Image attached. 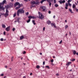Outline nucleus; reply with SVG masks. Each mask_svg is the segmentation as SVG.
<instances>
[{"mask_svg": "<svg viewBox=\"0 0 78 78\" xmlns=\"http://www.w3.org/2000/svg\"><path fill=\"white\" fill-rule=\"evenodd\" d=\"M8 13H9V11H8V10L6 9L5 14L0 13V18H1L2 15V16H4L5 17H6L7 16H8V15H9Z\"/></svg>", "mask_w": 78, "mask_h": 78, "instance_id": "1", "label": "nucleus"}, {"mask_svg": "<svg viewBox=\"0 0 78 78\" xmlns=\"http://www.w3.org/2000/svg\"><path fill=\"white\" fill-rule=\"evenodd\" d=\"M24 11L23 9H19L17 11V16H19V14L20 13H24Z\"/></svg>", "mask_w": 78, "mask_h": 78, "instance_id": "2", "label": "nucleus"}, {"mask_svg": "<svg viewBox=\"0 0 78 78\" xmlns=\"http://www.w3.org/2000/svg\"><path fill=\"white\" fill-rule=\"evenodd\" d=\"M38 14L40 19H42L44 18V16L42 15V14H41V12H38Z\"/></svg>", "mask_w": 78, "mask_h": 78, "instance_id": "3", "label": "nucleus"}, {"mask_svg": "<svg viewBox=\"0 0 78 78\" xmlns=\"http://www.w3.org/2000/svg\"><path fill=\"white\" fill-rule=\"evenodd\" d=\"M5 10V8L3 7V5L0 3V10Z\"/></svg>", "mask_w": 78, "mask_h": 78, "instance_id": "4", "label": "nucleus"}, {"mask_svg": "<svg viewBox=\"0 0 78 78\" xmlns=\"http://www.w3.org/2000/svg\"><path fill=\"white\" fill-rule=\"evenodd\" d=\"M41 9H43V11H45V10L46 9V7L45 6H41Z\"/></svg>", "mask_w": 78, "mask_h": 78, "instance_id": "5", "label": "nucleus"}, {"mask_svg": "<svg viewBox=\"0 0 78 78\" xmlns=\"http://www.w3.org/2000/svg\"><path fill=\"white\" fill-rule=\"evenodd\" d=\"M59 3H60V4H62V3H64L66 2V1L65 0H63V1L60 0L59 1Z\"/></svg>", "mask_w": 78, "mask_h": 78, "instance_id": "6", "label": "nucleus"}, {"mask_svg": "<svg viewBox=\"0 0 78 78\" xmlns=\"http://www.w3.org/2000/svg\"><path fill=\"white\" fill-rule=\"evenodd\" d=\"M17 5H18L19 6H21V5H20L19 2H16L15 4H14V6H16Z\"/></svg>", "mask_w": 78, "mask_h": 78, "instance_id": "7", "label": "nucleus"}, {"mask_svg": "<svg viewBox=\"0 0 78 78\" xmlns=\"http://www.w3.org/2000/svg\"><path fill=\"white\" fill-rule=\"evenodd\" d=\"M9 6L10 8H12L13 6V5L12 3L11 2L9 4Z\"/></svg>", "mask_w": 78, "mask_h": 78, "instance_id": "8", "label": "nucleus"}, {"mask_svg": "<svg viewBox=\"0 0 78 78\" xmlns=\"http://www.w3.org/2000/svg\"><path fill=\"white\" fill-rule=\"evenodd\" d=\"M68 6H69V3H66V7H65L66 9H68V8H67Z\"/></svg>", "mask_w": 78, "mask_h": 78, "instance_id": "9", "label": "nucleus"}, {"mask_svg": "<svg viewBox=\"0 0 78 78\" xmlns=\"http://www.w3.org/2000/svg\"><path fill=\"white\" fill-rule=\"evenodd\" d=\"M10 28V27H7L6 28L5 30H6L7 31H9Z\"/></svg>", "mask_w": 78, "mask_h": 78, "instance_id": "10", "label": "nucleus"}, {"mask_svg": "<svg viewBox=\"0 0 78 78\" xmlns=\"http://www.w3.org/2000/svg\"><path fill=\"white\" fill-rule=\"evenodd\" d=\"M6 2V0H4L3 1V2L1 3H2V4L3 5H4V4Z\"/></svg>", "mask_w": 78, "mask_h": 78, "instance_id": "11", "label": "nucleus"}, {"mask_svg": "<svg viewBox=\"0 0 78 78\" xmlns=\"http://www.w3.org/2000/svg\"><path fill=\"white\" fill-rule=\"evenodd\" d=\"M2 27L3 28H6V25H5V24H2Z\"/></svg>", "mask_w": 78, "mask_h": 78, "instance_id": "12", "label": "nucleus"}, {"mask_svg": "<svg viewBox=\"0 0 78 78\" xmlns=\"http://www.w3.org/2000/svg\"><path fill=\"white\" fill-rule=\"evenodd\" d=\"M51 25L52 27H53V26H54V28H56V25L53 23H51Z\"/></svg>", "mask_w": 78, "mask_h": 78, "instance_id": "13", "label": "nucleus"}, {"mask_svg": "<svg viewBox=\"0 0 78 78\" xmlns=\"http://www.w3.org/2000/svg\"><path fill=\"white\" fill-rule=\"evenodd\" d=\"M31 5H35V2L34 1H33V2H30Z\"/></svg>", "mask_w": 78, "mask_h": 78, "instance_id": "14", "label": "nucleus"}, {"mask_svg": "<svg viewBox=\"0 0 78 78\" xmlns=\"http://www.w3.org/2000/svg\"><path fill=\"white\" fill-rule=\"evenodd\" d=\"M24 38V37L23 36H22L20 37V39L22 40Z\"/></svg>", "mask_w": 78, "mask_h": 78, "instance_id": "15", "label": "nucleus"}, {"mask_svg": "<svg viewBox=\"0 0 78 78\" xmlns=\"http://www.w3.org/2000/svg\"><path fill=\"white\" fill-rule=\"evenodd\" d=\"M50 23H51V22L50 20H48L47 22V24H48V25H50Z\"/></svg>", "mask_w": 78, "mask_h": 78, "instance_id": "16", "label": "nucleus"}, {"mask_svg": "<svg viewBox=\"0 0 78 78\" xmlns=\"http://www.w3.org/2000/svg\"><path fill=\"white\" fill-rule=\"evenodd\" d=\"M21 6V5H20V6H19V7H16V10L18 9H19V8H20Z\"/></svg>", "mask_w": 78, "mask_h": 78, "instance_id": "17", "label": "nucleus"}, {"mask_svg": "<svg viewBox=\"0 0 78 78\" xmlns=\"http://www.w3.org/2000/svg\"><path fill=\"white\" fill-rule=\"evenodd\" d=\"M35 4L36 5H37V4H39V2L38 1H36L35 2Z\"/></svg>", "mask_w": 78, "mask_h": 78, "instance_id": "18", "label": "nucleus"}, {"mask_svg": "<svg viewBox=\"0 0 78 78\" xmlns=\"http://www.w3.org/2000/svg\"><path fill=\"white\" fill-rule=\"evenodd\" d=\"M34 22H35V21L34 20H32V23H33L34 25H36V23Z\"/></svg>", "mask_w": 78, "mask_h": 78, "instance_id": "19", "label": "nucleus"}, {"mask_svg": "<svg viewBox=\"0 0 78 78\" xmlns=\"http://www.w3.org/2000/svg\"><path fill=\"white\" fill-rule=\"evenodd\" d=\"M73 53L74 55H76V51L74 50L73 51Z\"/></svg>", "mask_w": 78, "mask_h": 78, "instance_id": "20", "label": "nucleus"}, {"mask_svg": "<svg viewBox=\"0 0 78 78\" xmlns=\"http://www.w3.org/2000/svg\"><path fill=\"white\" fill-rule=\"evenodd\" d=\"M45 1H46V0H42L41 1L40 3H42L44 2H45Z\"/></svg>", "mask_w": 78, "mask_h": 78, "instance_id": "21", "label": "nucleus"}, {"mask_svg": "<svg viewBox=\"0 0 78 78\" xmlns=\"http://www.w3.org/2000/svg\"><path fill=\"white\" fill-rule=\"evenodd\" d=\"M69 11L71 12V13H73V12L72 11V9H69Z\"/></svg>", "mask_w": 78, "mask_h": 78, "instance_id": "22", "label": "nucleus"}, {"mask_svg": "<svg viewBox=\"0 0 78 78\" xmlns=\"http://www.w3.org/2000/svg\"><path fill=\"white\" fill-rule=\"evenodd\" d=\"M29 19H32V16H29L28 17Z\"/></svg>", "mask_w": 78, "mask_h": 78, "instance_id": "23", "label": "nucleus"}, {"mask_svg": "<svg viewBox=\"0 0 78 78\" xmlns=\"http://www.w3.org/2000/svg\"><path fill=\"white\" fill-rule=\"evenodd\" d=\"M76 7V6L75 5V4H73V8H75Z\"/></svg>", "mask_w": 78, "mask_h": 78, "instance_id": "24", "label": "nucleus"}, {"mask_svg": "<svg viewBox=\"0 0 78 78\" xmlns=\"http://www.w3.org/2000/svg\"><path fill=\"white\" fill-rule=\"evenodd\" d=\"M30 20H31L29 19L27 21V23H29V22H30Z\"/></svg>", "mask_w": 78, "mask_h": 78, "instance_id": "25", "label": "nucleus"}, {"mask_svg": "<svg viewBox=\"0 0 78 78\" xmlns=\"http://www.w3.org/2000/svg\"><path fill=\"white\" fill-rule=\"evenodd\" d=\"M36 68L37 69H39V68H40V66L39 65H37L36 66Z\"/></svg>", "mask_w": 78, "mask_h": 78, "instance_id": "26", "label": "nucleus"}, {"mask_svg": "<svg viewBox=\"0 0 78 78\" xmlns=\"http://www.w3.org/2000/svg\"><path fill=\"white\" fill-rule=\"evenodd\" d=\"M55 7H58V6H59V5H58V4H56L55 5Z\"/></svg>", "mask_w": 78, "mask_h": 78, "instance_id": "27", "label": "nucleus"}, {"mask_svg": "<svg viewBox=\"0 0 78 78\" xmlns=\"http://www.w3.org/2000/svg\"><path fill=\"white\" fill-rule=\"evenodd\" d=\"M16 16V13H15L13 15V17H15Z\"/></svg>", "mask_w": 78, "mask_h": 78, "instance_id": "28", "label": "nucleus"}, {"mask_svg": "<svg viewBox=\"0 0 78 78\" xmlns=\"http://www.w3.org/2000/svg\"><path fill=\"white\" fill-rule=\"evenodd\" d=\"M72 0H68V1L67 2L68 3H70V2H71Z\"/></svg>", "mask_w": 78, "mask_h": 78, "instance_id": "29", "label": "nucleus"}, {"mask_svg": "<svg viewBox=\"0 0 78 78\" xmlns=\"http://www.w3.org/2000/svg\"><path fill=\"white\" fill-rule=\"evenodd\" d=\"M13 59H14V57H12L11 58V61H13Z\"/></svg>", "mask_w": 78, "mask_h": 78, "instance_id": "30", "label": "nucleus"}, {"mask_svg": "<svg viewBox=\"0 0 78 78\" xmlns=\"http://www.w3.org/2000/svg\"><path fill=\"white\" fill-rule=\"evenodd\" d=\"M32 19H36V17H35V16H32Z\"/></svg>", "mask_w": 78, "mask_h": 78, "instance_id": "31", "label": "nucleus"}, {"mask_svg": "<svg viewBox=\"0 0 78 78\" xmlns=\"http://www.w3.org/2000/svg\"><path fill=\"white\" fill-rule=\"evenodd\" d=\"M68 5H69V6H72V4L69 3H68Z\"/></svg>", "mask_w": 78, "mask_h": 78, "instance_id": "32", "label": "nucleus"}, {"mask_svg": "<svg viewBox=\"0 0 78 78\" xmlns=\"http://www.w3.org/2000/svg\"><path fill=\"white\" fill-rule=\"evenodd\" d=\"M6 8H10V6H9V5H8L7 6H6Z\"/></svg>", "mask_w": 78, "mask_h": 78, "instance_id": "33", "label": "nucleus"}, {"mask_svg": "<svg viewBox=\"0 0 78 78\" xmlns=\"http://www.w3.org/2000/svg\"><path fill=\"white\" fill-rule=\"evenodd\" d=\"M25 14H26V15L27 16H28V15L29 14V13H28V12H26Z\"/></svg>", "mask_w": 78, "mask_h": 78, "instance_id": "34", "label": "nucleus"}, {"mask_svg": "<svg viewBox=\"0 0 78 78\" xmlns=\"http://www.w3.org/2000/svg\"><path fill=\"white\" fill-rule=\"evenodd\" d=\"M68 27V25H66L65 26V28L66 29H67V28Z\"/></svg>", "mask_w": 78, "mask_h": 78, "instance_id": "35", "label": "nucleus"}, {"mask_svg": "<svg viewBox=\"0 0 78 78\" xmlns=\"http://www.w3.org/2000/svg\"><path fill=\"white\" fill-rule=\"evenodd\" d=\"M3 40L4 39H3V38H2L0 39L1 41H3Z\"/></svg>", "mask_w": 78, "mask_h": 78, "instance_id": "36", "label": "nucleus"}, {"mask_svg": "<svg viewBox=\"0 0 78 78\" xmlns=\"http://www.w3.org/2000/svg\"><path fill=\"white\" fill-rule=\"evenodd\" d=\"M54 60H53V59H52L51 61V62H53V61H54Z\"/></svg>", "mask_w": 78, "mask_h": 78, "instance_id": "37", "label": "nucleus"}, {"mask_svg": "<svg viewBox=\"0 0 78 78\" xmlns=\"http://www.w3.org/2000/svg\"><path fill=\"white\" fill-rule=\"evenodd\" d=\"M49 6H51V3L50 2H49Z\"/></svg>", "mask_w": 78, "mask_h": 78, "instance_id": "38", "label": "nucleus"}, {"mask_svg": "<svg viewBox=\"0 0 78 78\" xmlns=\"http://www.w3.org/2000/svg\"><path fill=\"white\" fill-rule=\"evenodd\" d=\"M46 0L48 3H50V0Z\"/></svg>", "mask_w": 78, "mask_h": 78, "instance_id": "39", "label": "nucleus"}, {"mask_svg": "<svg viewBox=\"0 0 78 78\" xmlns=\"http://www.w3.org/2000/svg\"><path fill=\"white\" fill-rule=\"evenodd\" d=\"M62 41L61 40L59 43V44H61V43H62Z\"/></svg>", "mask_w": 78, "mask_h": 78, "instance_id": "40", "label": "nucleus"}, {"mask_svg": "<svg viewBox=\"0 0 78 78\" xmlns=\"http://www.w3.org/2000/svg\"><path fill=\"white\" fill-rule=\"evenodd\" d=\"M54 3H56V0H54Z\"/></svg>", "mask_w": 78, "mask_h": 78, "instance_id": "41", "label": "nucleus"}, {"mask_svg": "<svg viewBox=\"0 0 78 78\" xmlns=\"http://www.w3.org/2000/svg\"><path fill=\"white\" fill-rule=\"evenodd\" d=\"M15 30H16V29H15V28H13L12 29V30L13 31H15Z\"/></svg>", "mask_w": 78, "mask_h": 78, "instance_id": "42", "label": "nucleus"}, {"mask_svg": "<svg viewBox=\"0 0 78 78\" xmlns=\"http://www.w3.org/2000/svg\"><path fill=\"white\" fill-rule=\"evenodd\" d=\"M45 67H46L47 68H48V69H50V68H49V66H45Z\"/></svg>", "mask_w": 78, "mask_h": 78, "instance_id": "43", "label": "nucleus"}, {"mask_svg": "<svg viewBox=\"0 0 78 78\" xmlns=\"http://www.w3.org/2000/svg\"><path fill=\"white\" fill-rule=\"evenodd\" d=\"M3 75H4V74H3V73L1 74V76H3Z\"/></svg>", "mask_w": 78, "mask_h": 78, "instance_id": "44", "label": "nucleus"}, {"mask_svg": "<svg viewBox=\"0 0 78 78\" xmlns=\"http://www.w3.org/2000/svg\"><path fill=\"white\" fill-rule=\"evenodd\" d=\"M75 61V58L73 59L72 61Z\"/></svg>", "mask_w": 78, "mask_h": 78, "instance_id": "45", "label": "nucleus"}, {"mask_svg": "<svg viewBox=\"0 0 78 78\" xmlns=\"http://www.w3.org/2000/svg\"><path fill=\"white\" fill-rule=\"evenodd\" d=\"M5 34H6V32H5V31L4 32V33H3L4 35H5Z\"/></svg>", "mask_w": 78, "mask_h": 78, "instance_id": "46", "label": "nucleus"}, {"mask_svg": "<svg viewBox=\"0 0 78 78\" xmlns=\"http://www.w3.org/2000/svg\"><path fill=\"white\" fill-rule=\"evenodd\" d=\"M20 18H18L17 19L18 20H19V21L20 20Z\"/></svg>", "mask_w": 78, "mask_h": 78, "instance_id": "47", "label": "nucleus"}, {"mask_svg": "<svg viewBox=\"0 0 78 78\" xmlns=\"http://www.w3.org/2000/svg\"><path fill=\"white\" fill-rule=\"evenodd\" d=\"M23 53V54H25L26 53V52L25 51H24Z\"/></svg>", "mask_w": 78, "mask_h": 78, "instance_id": "48", "label": "nucleus"}, {"mask_svg": "<svg viewBox=\"0 0 78 78\" xmlns=\"http://www.w3.org/2000/svg\"><path fill=\"white\" fill-rule=\"evenodd\" d=\"M49 14H51V11H49L48 12Z\"/></svg>", "mask_w": 78, "mask_h": 78, "instance_id": "49", "label": "nucleus"}, {"mask_svg": "<svg viewBox=\"0 0 78 78\" xmlns=\"http://www.w3.org/2000/svg\"><path fill=\"white\" fill-rule=\"evenodd\" d=\"M69 63V64H71V63H72V62H68Z\"/></svg>", "mask_w": 78, "mask_h": 78, "instance_id": "50", "label": "nucleus"}, {"mask_svg": "<svg viewBox=\"0 0 78 78\" xmlns=\"http://www.w3.org/2000/svg\"><path fill=\"white\" fill-rule=\"evenodd\" d=\"M66 66H69V64L68 63L66 64Z\"/></svg>", "mask_w": 78, "mask_h": 78, "instance_id": "51", "label": "nucleus"}, {"mask_svg": "<svg viewBox=\"0 0 78 78\" xmlns=\"http://www.w3.org/2000/svg\"><path fill=\"white\" fill-rule=\"evenodd\" d=\"M45 27H44L43 28V31H45Z\"/></svg>", "mask_w": 78, "mask_h": 78, "instance_id": "52", "label": "nucleus"}, {"mask_svg": "<svg viewBox=\"0 0 78 78\" xmlns=\"http://www.w3.org/2000/svg\"><path fill=\"white\" fill-rule=\"evenodd\" d=\"M45 62H44V61L43 62V65H45Z\"/></svg>", "mask_w": 78, "mask_h": 78, "instance_id": "53", "label": "nucleus"}, {"mask_svg": "<svg viewBox=\"0 0 78 78\" xmlns=\"http://www.w3.org/2000/svg\"><path fill=\"white\" fill-rule=\"evenodd\" d=\"M56 76H59V74L57 73L56 74Z\"/></svg>", "mask_w": 78, "mask_h": 78, "instance_id": "54", "label": "nucleus"}, {"mask_svg": "<svg viewBox=\"0 0 78 78\" xmlns=\"http://www.w3.org/2000/svg\"><path fill=\"white\" fill-rule=\"evenodd\" d=\"M76 12H78V9H76Z\"/></svg>", "mask_w": 78, "mask_h": 78, "instance_id": "55", "label": "nucleus"}, {"mask_svg": "<svg viewBox=\"0 0 78 78\" xmlns=\"http://www.w3.org/2000/svg\"><path fill=\"white\" fill-rule=\"evenodd\" d=\"M65 22H66V23H67V20H65Z\"/></svg>", "mask_w": 78, "mask_h": 78, "instance_id": "56", "label": "nucleus"}, {"mask_svg": "<svg viewBox=\"0 0 78 78\" xmlns=\"http://www.w3.org/2000/svg\"><path fill=\"white\" fill-rule=\"evenodd\" d=\"M40 55H42V53H40Z\"/></svg>", "mask_w": 78, "mask_h": 78, "instance_id": "57", "label": "nucleus"}, {"mask_svg": "<svg viewBox=\"0 0 78 78\" xmlns=\"http://www.w3.org/2000/svg\"><path fill=\"white\" fill-rule=\"evenodd\" d=\"M53 17V18H54V19H55V16H54Z\"/></svg>", "mask_w": 78, "mask_h": 78, "instance_id": "58", "label": "nucleus"}, {"mask_svg": "<svg viewBox=\"0 0 78 78\" xmlns=\"http://www.w3.org/2000/svg\"><path fill=\"white\" fill-rule=\"evenodd\" d=\"M17 22H18V23H20V22L19 21V20H18L17 21Z\"/></svg>", "mask_w": 78, "mask_h": 78, "instance_id": "59", "label": "nucleus"}, {"mask_svg": "<svg viewBox=\"0 0 78 78\" xmlns=\"http://www.w3.org/2000/svg\"><path fill=\"white\" fill-rule=\"evenodd\" d=\"M7 66H5V68H7Z\"/></svg>", "mask_w": 78, "mask_h": 78, "instance_id": "60", "label": "nucleus"}, {"mask_svg": "<svg viewBox=\"0 0 78 78\" xmlns=\"http://www.w3.org/2000/svg\"><path fill=\"white\" fill-rule=\"evenodd\" d=\"M11 1L12 2H14V0H11Z\"/></svg>", "mask_w": 78, "mask_h": 78, "instance_id": "61", "label": "nucleus"}, {"mask_svg": "<svg viewBox=\"0 0 78 78\" xmlns=\"http://www.w3.org/2000/svg\"><path fill=\"white\" fill-rule=\"evenodd\" d=\"M76 55H78V52L76 53Z\"/></svg>", "mask_w": 78, "mask_h": 78, "instance_id": "62", "label": "nucleus"}, {"mask_svg": "<svg viewBox=\"0 0 78 78\" xmlns=\"http://www.w3.org/2000/svg\"><path fill=\"white\" fill-rule=\"evenodd\" d=\"M23 78H26V76H24L23 77Z\"/></svg>", "mask_w": 78, "mask_h": 78, "instance_id": "63", "label": "nucleus"}, {"mask_svg": "<svg viewBox=\"0 0 78 78\" xmlns=\"http://www.w3.org/2000/svg\"><path fill=\"white\" fill-rule=\"evenodd\" d=\"M30 75H32V73H30Z\"/></svg>", "mask_w": 78, "mask_h": 78, "instance_id": "64", "label": "nucleus"}]
</instances>
